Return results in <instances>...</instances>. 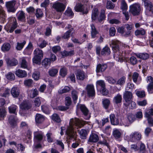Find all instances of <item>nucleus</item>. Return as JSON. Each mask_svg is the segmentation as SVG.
I'll use <instances>...</instances> for the list:
<instances>
[{
    "mask_svg": "<svg viewBox=\"0 0 153 153\" xmlns=\"http://www.w3.org/2000/svg\"><path fill=\"white\" fill-rule=\"evenodd\" d=\"M120 44V42L119 41L112 40V48L114 52V58L118 59L117 60L118 62H122L123 61V55L119 50V46Z\"/></svg>",
    "mask_w": 153,
    "mask_h": 153,
    "instance_id": "1",
    "label": "nucleus"
},
{
    "mask_svg": "<svg viewBox=\"0 0 153 153\" xmlns=\"http://www.w3.org/2000/svg\"><path fill=\"white\" fill-rule=\"evenodd\" d=\"M99 15L98 9L97 8H94L92 11L91 18L92 21H95L97 18L98 22L100 23H102L105 19V12L104 10H101Z\"/></svg>",
    "mask_w": 153,
    "mask_h": 153,
    "instance_id": "2",
    "label": "nucleus"
},
{
    "mask_svg": "<svg viewBox=\"0 0 153 153\" xmlns=\"http://www.w3.org/2000/svg\"><path fill=\"white\" fill-rule=\"evenodd\" d=\"M33 53L34 56L33 58V62L36 64H40L43 56V51L39 48H36L34 51Z\"/></svg>",
    "mask_w": 153,
    "mask_h": 153,
    "instance_id": "3",
    "label": "nucleus"
},
{
    "mask_svg": "<svg viewBox=\"0 0 153 153\" xmlns=\"http://www.w3.org/2000/svg\"><path fill=\"white\" fill-rule=\"evenodd\" d=\"M129 12L133 16L138 15L141 11L140 4L139 3H135L129 6Z\"/></svg>",
    "mask_w": 153,
    "mask_h": 153,
    "instance_id": "4",
    "label": "nucleus"
},
{
    "mask_svg": "<svg viewBox=\"0 0 153 153\" xmlns=\"http://www.w3.org/2000/svg\"><path fill=\"white\" fill-rule=\"evenodd\" d=\"M69 125L72 128L76 127L77 128H81L84 126L79 119L76 118L71 119L70 121Z\"/></svg>",
    "mask_w": 153,
    "mask_h": 153,
    "instance_id": "5",
    "label": "nucleus"
},
{
    "mask_svg": "<svg viewBox=\"0 0 153 153\" xmlns=\"http://www.w3.org/2000/svg\"><path fill=\"white\" fill-rule=\"evenodd\" d=\"M87 95L88 97H93L95 96V92L94 85L92 84H88L85 88Z\"/></svg>",
    "mask_w": 153,
    "mask_h": 153,
    "instance_id": "6",
    "label": "nucleus"
},
{
    "mask_svg": "<svg viewBox=\"0 0 153 153\" xmlns=\"http://www.w3.org/2000/svg\"><path fill=\"white\" fill-rule=\"evenodd\" d=\"M74 9L76 12H80L82 14H87L88 13L87 8H85L83 5L81 3L76 4L75 7Z\"/></svg>",
    "mask_w": 153,
    "mask_h": 153,
    "instance_id": "7",
    "label": "nucleus"
},
{
    "mask_svg": "<svg viewBox=\"0 0 153 153\" xmlns=\"http://www.w3.org/2000/svg\"><path fill=\"white\" fill-rule=\"evenodd\" d=\"M16 1L12 0L6 2V6L7 11L10 12L14 13L16 9L15 8Z\"/></svg>",
    "mask_w": 153,
    "mask_h": 153,
    "instance_id": "8",
    "label": "nucleus"
},
{
    "mask_svg": "<svg viewBox=\"0 0 153 153\" xmlns=\"http://www.w3.org/2000/svg\"><path fill=\"white\" fill-rule=\"evenodd\" d=\"M53 7L57 12H63L66 7V6L63 3L59 2H56L53 5Z\"/></svg>",
    "mask_w": 153,
    "mask_h": 153,
    "instance_id": "9",
    "label": "nucleus"
},
{
    "mask_svg": "<svg viewBox=\"0 0 153 153\" xmlns=\"http://www.w3.org/2000/svg\"><path fill=\"white\" fill-rule=\"evenodd\" d=\"M132 93L128 91H125L123 95V98L126 102L124 104L125 105H128V102H130L132 98Z\"/></svg>",
    "mask_w": 153,
    "mask_h": 153,
    "instance_id": "10",
    "label": "nucleus"
},
{
    "mask_svg": "<svg viewBox=\"0 0 153 153\" xmlns=\"http://www.w3.org/2000/svg\"><path fill=\"white\" fill-rule=\"evenodd\" d=\"M20 108L22 110H28L32 107V105L27 100H23L20 105Z\"/></svg>",
    "mask_w": 153,
    "mask_h": 153,
    "instance_id": "11",
    "label": "nucleus"
},
{
    "mask_svg": "<svg viewBox=\"0 0 153 153\" xmlns=\"http://www.w3.org/2000/svg\"><path fill=\"white\" fill-rule=\"evenodd\" d=\"M18 23L16 20L15 19V21L13 22V23L10 27L9 25H7L5 27L7 31L10 33H12L13 32L14 30L16 29Z\"/></svg>",
    "mask_w": 153,
    "mask_h": 153,
    "instance_id": "12",
    "label": "nucleus"
},
{
    "mask_svg": "<svg viewBox=\"0 0 153 153\" xmlns=\"http://www.w3.org/2000/svg\"><path fill=\"white\" fill-rule=\"evenodd\" d=\"M96 84L97 85L101 87L100 91L103 95L105 96V83L104 81L102 80H99L97 81Z\"/></svg>",
    "mask_w": 153,
    "mask_h": 153,
    "instance_id": "13",
    "label": "nucleus"
},
{
    "mask_svg": "<svg viewBox=\"0 0 153 153\" xmlns=\"http://www.w3.org/2000/svg\"><path fill=\"white\" fill-rule=\"evenodd\" d=\"M80 109L84 116L86 117L85 119H88L90 117H88L89 110L84 105H81L80 106Z\"/></svg>",
    "mask_w": 153,
    "mask_h": 153,
    "instance_id": "14",
    "label": "nucleus"
},
{
    "mask_svg": "<svg viewBox=\"0 0 153 153\" xmlns=\"http://www.w3.org/2000/svg\"><path fill=\"white\" fill-rule=\"evenodd\" d=\"M99 140L98 135L95 133H91L90 135L88 142L89 143H96Z\"/></svg>",
    "mask_w": 153,
    "mask_h": 153,
    "instance_id": "15",
    "label": "nucleus"
},
{
    "mask_svg": "<svg viewBox=\"0 0 153 153\" xmlns=\"http://www.w3.org/2000/svg\"><path fill=\"white\" fill-rule=\"evenodd\" d=\"M130 137L133 142H136L137 140H140L141 139V136L140 133L135 132L130 134Z\"/></svg>",
    "mask_w": 153,
    "mask_h": 153,
    "instance_id": "16",
    "label": "nucleus"
},
{
    "mask_svg": "<svg viewBox=\"0 0 153 153\" xmlns=\"http://www.w3.org/2000/svg\"><path fill=\"white\" fill-rule=\"evenodd\" d=\"M7 65L9 66H14L18 64L17 60L15 58H13L11 59L7 58L6 59Z\"/></svg>",
    "mask_w": 153,
    "mask_h": 153,
    "instance_id": "17",
    "label": "nucleus"
},
{
    "mask_svg": "<svg viewBox=\"0 0 153 153\" xmlns=\"http://www.w3.org/2000/svg\"><path fill=\"white\" fill-rule=\"evenodd\" d=\"M51 62V60L48 58H45L42 61L41 63L42 65L45 68H48L50 66Z\"/></svg>",
    "mask_w": 153,
    "mask_h": 153,
    "instance_id": "18",
    "label": "nucleus"
},
{
    "mask_svg": "<svg viewBox=\"0 0 153 153\" xmlns=\"http://www.w3.org/2000/svg\"><path fill=\"white\" fill-rule=\"evenodd\" d=\"M11 93L13 97L15 98H17L20 94V90L17 87L12 88Z\"/></svg>",
    "mask_w": 153,
    "mask_h": 153,
    "instance_id": "19",
    "label": "nucleus"
},
{
    "mask_svg": "<svg viewBox=\"0 0 153 153\" xmlns=\"http://www.w3.org/2000/svg\"><path fill=\"white\" fill-rule=\"evenodd\" d=\"M15 74L16 76L20 78L25 77L27 76V72L25 71L19 69L16 71Z\"/></svg>",
    "mask_w": 153,
    "mask_h": 153,
    "instance_id": "20",
    "label": "nucleus"
},
{
    "mask_svg": "<svg viewBox=\"0 0 153 153\" xmlns=\"http://www.w3.org/2000/svg\"><path fill=\"white\" fill-rule=\"evenodd\" d=\"M8 121L10 125L12 128H14L16 126V121L15 120V117L14 115L10 116Z\"/></svg>",
    "mask_w": 153,
    "mask_h": 153,
    "instance_id": "21",
    "label": "nucleus"
},
{
    "mask_svg": "<svg viewBox=\"0 0 153 153\" xmlns=\"http://www.w3.org/2000/svg\"><path fill=\"white\" fill-rule=\"evenodd\" d=\"M43 136L40 133L34 134V140L35 143H40L43 139Z\"/></svg>",
    "mask_w": 153,
    "mask_h": 153,
    "instance_id": "22",
    "label": "nucleus"
},
{
    "mask_svg": "<svg viewBox=\"0 0 153 153\" xmlns=\"http://www.w3.org/2000/svg\"><path fill=\"white\" fill-rule=\"evenodd\" d=\"M117 31L121 35L124 36H127L130 35L131 31H127L125 33L124 28L123 27H120L117 29Z\"/></svg>",
    "mask_w": 153,
    "mask_h": 153,
    "instance_id": "23",
    "label": "nucleus"
},
{
    "mask_svg": "<svg viewBox=\"0 0 153 153\" xmlns=\"http://www.w3.org/2000/svg\"><path fill=\"white\" fill-rule=\"evenodd\" d=\"M11 48L10 44L8 42L4 43L1 46V51L4 52L9 51Z\"/></svg>",
    "mask_w": 153,
    "mask_h": 153,
    "instance_id": "24",
    "label": "nucleus"
},
{
    "mask_svg": "<svg viewBox=\"0 0 153 153\" xmlns=\"http://www.w3.org/2000/svg\"><path fill=\"white\" fill-rule=\"evenodd\" d=\"M45 120L44 117L39 114H37L35 116V121L36 123L41 124Z\"/></svg>",
    "mask_w": 153,
    "mask_h": 153,
    "instance_id": "25",
    "label": "nucleus"
},
{
    "mask_svg": "<svg viewBox=\"0 0 153 153\" xmlns=\"http://www.w3.org/2000/svg\"><path fill=\"white\" fill-rule=\"evenodd\" d=\"M110 118L112 124L117 125L119 124V120L117 118L115 117L114 114H111L110 115Z\"/></svg>",
    "mask_w": 153,
    "mask_h": 153,
    "instance_id": "26",
    "label": "nucleus"
},
{
    "mask_svg": "<svg viewBox=\"0 0 153 153\" xmlns=\"http://www.w3.org/2000/svg\"><path fill=\"white\" fill-rule=\"evenodd\" d=\"M17 19L19 21L21 22H26V19L25 14L23 11H21L19 14Z\"/></svg>",
    "mask_w": 153,
    "mask_h": 153,
    "instance_id": "27",
    "label": "nucleus"
},
{
    "mask_svg": "<svg viewBox=\"0 0 153 153\" xmlns=\"http://www.w3.org/2000/svg\"><path fill=\"white\" fill-rule=\"evenodd\" d=\"M91 36L92 38L94 39L96 37V36L99 32L96 28L95 26L94 25H91Z\"/></svg>",
    "mask_w": 153,
    "mask_h": 153,
    "instance_id": "28",
    "label": "nucleus"
},
{
    "mask_svg": "<svg viewBox=\"0 0 153 153\" xmlns=\"http://www.w3.org/2000/svg\"><path fill=\"white\" fill-rule=\"evenodd\" d=\"M125 59L126 62H128V63L133 65L136 64L137 62L136 58L134 56H131L129 59H127L126 57H125Z\"/></svg>",
    "mask_w": 153,
    "mask_h": 153,
    "instance_id": "29",
    "label": "nucleus"
},
{
    "mask_svg": "<svg viewBox=\"0 0 153 153\" xmlns=\"http://www.w3.org/2000/svg\"><path fill=\"white\" fill-rule=\"evenodd\" d=\"M51 119L53 121L57 123H60L61 122V120L59 115L56 113H54L51 115Z\"/></svg>",
    "mask_w": 153,
    "mask_h": 153,
    "instance_id": "30",
    "label": "nucleus"
},
{
    "mask_svg": "<svg viewBox=\"0 0 153 153\" xmlns=\"http://www.w3.org/2000/svg\"><path fill=\"white\" fill-rule=\"evenodd\" d=\"M64 13L66 16L70 17L71 18H72L74 15V13L71 9L69 7H68Z\"/></svg>",
    "mask_w": 153,
    "mask_h": 153,
    "instance_id": "31",
    "label": "nucleus"
},
{
    "mask_svg": "<svg viewBox=\"0 0 153 153\" xmlns=\"http://www.w3.org/2000/svg\"><path fill=\"white\" fill-rule=\"evenodd\" d=\"M142 1L144 3L145 10L150 8L151 7H153L152 3L149 0H142Z\"/></svg>",
    "mask_w": 153,
    "mask_h": 153,
    "instance_id": "32",
    "label": "nucleus"
},
{
    "mask_svg": "<svg viewBox=\"0 0 153 153\" xmlns=\"http://www.w3.org/2000/svg\"><path fill=\"white\" fill-rule=\"evenodd\" d=\"M76 76L77 79L80 80H83L85 78V73L83 71H78L76 73Z\"/></svg>",
    "mask_w": 153,
    "mask_h": 153,
    "instance_id": "33",
    "label": "nucleus"
},
{
    "mask_svg": "<svg viewBox=\"0 0 153 153\" xmlns=\"http://www.w3.org/2000/svg\"><path fill=\"white\" fill-rule=\"evenodd\" d=\"M118 2H120L121 3L120 8L123 11H125L127 10L128 6L125 0H119Z\"/></svg>",
    "mask_w": 153,
    "mask_h": 153,
    "instance_id": "34",
    "label": "nucleus"
},
{
    "mask_svg": "<svg viewBox=\"0 0 153 153\" xmlns=\"http://www.w3.org/2000/svg\"><path fill=\"white\" fill-rule=\"evenodd\" d=\"M79 133L80 135V137L82 139H85L86 138L88 135L87 131L85 129H81V130L79 131Z\"/></svg>",
    "mask_w": 153,
    "mask_h": 153,
    "instance_id": "35",
    "label": "nucleus"
},
{
    "mask_svg": "<svg viewBox=\"0 0 153 153\" xmlns=\"http://www.w3.org/2000/svg\"><path fill=\"white\" fill-rule=\"evenodd\" d=\"M101 50V48L100 46H98L96 48V54L99 56H100L101 55H103L105 53V46L103 48L101 53H100Z\"/></svg>",
    "mask_w": 153,
    "mask_h": 153,
    "instance_id": "36",
    "label": "nucleus"
},
{
    "mask_svg": "<svg viewBox=\"0 0 153 153\" xmlns=\"http://www.w3.org/2000/svg\"><path fill=\"white\" fill-rule=\"evenodd\" d=\"M17 106L15 105H12L8 107L9 112L11 114H13L15 115L17 114L16 110L17 108Z\"/></svg>",
    "mask_w": 153,
    "mask_h": 153,
    "instance_id": "37",
    "label": "nucleus"
},
{
    "mask_svg": "<svg viewBox=\"0 0 153 153\" xmlns=\"http://www.w3.org/2000/svg\"><path fill=\"white\" fill-rule=\"evenodd\" d=\"M105 64L102 65L100 64H99L97 65L96 71L97 73H99L100 72H102L105 70V67H104Z\"/></svg>",
    "mask_w": 153,
    "mask_h": 153,
    "instance_id": "38",
    "label": "nucleus"
},
{
    "mask_svg": "<svg viewBox=\"0 0 153 153\" xmlns=\"http://www.w3.org/2000/svg\"><path fill=\"white\" fill-rule=\"evenodd\" d=\"M122 100V96L120 94H118L114 98L113 101L114 102L117 104L121 102Z\"/></svg>",
    "mask_w": 153,
    "mask_h": 153,
    "instance_id": "39",
    "label": "nucleus"
},
{
    "mask_svg": "<svg viewBox=\"0 0 153 153\" xmlns=\"http://www.w3.org/2000/svg\"><path fill=\"white\" fill-rule=\"evenodd\" d=\"M67 74V70L65 67L62 68L59 71V74L62 77H65Z\"/></svg>",
    "mask_w": 153,
    "mask_h": 153,
    "instance_id": "40",
    "label": "nucleus"
},
{
    "mask_svg": "<svg viewBox=\"0 0 153 153\" xmlns=\"http://www.w3.org/2000/svg\"><path fill=\"white\" fill-rule=\"evenodd\" d=\"M6 111L5 109L0 108V120H3L6 116Z\"/></svg>",
    "mask_w": 153,
    "mask_h": 153,
    "instance_id": "41",
    "label": "nucleus"
},
{
    "mask_svg": "<svg viewBox=\"0 0 153 153\" xmlns=\"http://www.w3.org/2000/svg\"><path fill=\"white\" fill-rule=\"evenodd\" d=\"M20 129L25 131L28 128V124L26 122L22 121L20 124Z\"/></svg>",
    "mask_w": 153,
    "mask_h": 153,
    "instance_id": "42",
    "label": "nucleus"
},
{
    "mask_svg": "<svg viewBox=\"0 0 153 153\" xmlns=\"http://www.w3.org/2000/svg\"><path fill=\"white\" fill-rule=\"evenodd\" d=\"M126 77L123 76L118 80L116 84L122 86L125 84L126 81Z\"/></svg>",
    "mask_w": 153,
    "mask_h": 153,
    "instance_id": "43",
    "label": "nucleus"
},
{
    "mask_svg": "<svg viewBox=\"0 0 153 153\" xmlns=\"http://www.w3.org/2000/svg\"><path fill=\"white\" fill-rule=\"evenodd\" d=\"M113 134L114 137L116 139L120 138L121 135L120 131L117 129L113 130Z\"/></svg>",
    "mask_w": 153,
    "mask_h": 153,
    "instance_id": "44",
    "label": "nucleus"
},
{
    "mask_svg": "<svg viewBox=\"0 0 153 153\" xmlns=\"http://www.w3.org/2000/svg\"><path fill=\"white\" fill-rule=\"evenodd\" d=\"M137 56L138 58L145 60L148 58L149 55L146 53H140L136 55Z\"/></svg>",
    "mask_w": 153,
    "mask_h": 153,
    "instance_id": "45",
    "label": "nucleus"
},
{
    "mask_svg": "<svg viewBox=\"0 0 153 153\" xmlns=\"http://www.w3.org/2000/svg\"><path fill=\"white\" fill-rule=\"evenodd\" d=\"M26 41H23L22 43H17V45L16 47V49L18 51H20L23 48L25 45L26 44Z\"/></svg>",
    "mask_w": 153,
    "mask_h": 153,
    "instance_id": "46",
    "label": "nucleus"
},
{
    "mask_svg": "<svg viewBox=\"0 0 153 153\" xmlns=\"http://www.w3.org/2000/svg\"><path fill=\"white\" fill-rule=\"evenodd\" d=\"M35 15L37 18H39L42 17L43 13L41 9L38 8L36 9Z\"/></svg>",
    "mask_w": 153,
    "mask_h": 153,
    "instance_id": "47",
    "label": "nucleus"
},
{
    "mask_svg": "<svg viewBox=\"0 0 153 153\" xmlns=\"http://www.w3.org/2000/svg\"><path fill=\"white\" fill-rule=\"evenodd\" d=\"M146 33V31L143 29L141 28L140 30H137L135 31V34L136 36L139 35H144Z\"/></svg>",
    "mask_w": 153,
    "mask_h": 153,
    "instance_id": "48",
    "label": "nucleus"
},
{
    "mask_svg": "<svg viewBox=\"0 0 153 153\" xmlns=\"http://www.w3.org/2000/svg\"><path fill=\"white\" fill-rule=\"evenodd\" d=\"M58 72V70L55 68H53L50 70L48 71L49 75L51 76H54Z\"/></svg>",
    "mask_w": 153,
    "mask_h": 153,
    "instance_id": "49",
    "label": "nucleus"
},
{
    "mask_svg": "<svg viewBox=\"0 0 153 153\" xmlns=\"http://www.w3.org/2000/svg\"><path fill=\"white\" fill-rule=\"evenodd\" d=\"M41 109L42 111L46 114H49L50 113V111L49 108L47 106L42 105L41 106Z\"/></svg>",
    "mask_w": 153,
    "mask_h": 153,
    "instance_id": "50",
    "label": "nucleus"
},
{
    "mask_svg": "<svg viewBox=\"0 0 153 153\" xmlns=\"http://www.w3.org/2000/svg\"><path fill=\"white\" fill-rule=\"evenodd\" d=\"M52 135V134L50 132H48L46 134L47 141L49 143H51L53 142V138L51 137Z\"/></svg>",
    "mask_w": 153,
    "mask_h": 153,
    "instance_id": "51",
    "label": "nucleus"
},
{
    "mask_svg": "<svg viewBox=\"0 0 153 153\" xmlns=\"http://www.w3.org/2000/svg\"><path fill=\"white\" fill-rule=\"evenodd\" d=\"M72 97L74 103L76 104L78 99V96L76 91H73L71 93Z\"/></svg>",
    "mask_w": 153,
    "mask_h": 153,
    "instance_id": "52",
    "label": "nucleus"
},
{
    "mask_svg": "<svg viewBox=\"0 0 153 153\" xmlns=\"http://www.w3.org/2000/svg\"><path fill=\"white\" fill-rule=\"evenodd\" d=\"M115 4L110 0H107L106 7L108 9H112L114 8Z\"/></svg>",
    "mask_w": 153,
    "mask_h": 153,
    "instance_id": "53",
    "label": "nucleus"
},
{
    "mask_svg": "<svg viewBox=\"0 0 153 153\" xmlns=\"http://www.w3.org/2000/svg\"><path fill=\"white\" fill-rule=\"evenodd\" d=\"M145 13L148 16H153V7L150 8L145 10Z\"/></svg>",
    "mask_w": 153,
    "mask_h": 153,
    "instance_id": "54",
    "label": "nucleus"
},
{
    "mask_svg": "<svg viewBox=\"0 0 153 153\" xmlns=\"http://www.w3.org/2000/svg\"><path fill=\"white\" fill-rule=\"evenodd\" d=\"M6 78L8 80H13L15 79V76L14 74L11 72H9L6 75Z\"/></svg>",
    "mask_w": 153,
    "mask_h": 153,
    "instance_id": "55",
    "label": "nucleus"
},
{
    "mask_svg": "<svg viewBox=\"0 0 153 153\" xmlns=\"http://www.w3.org/2000/svg\"><path fill=\"white\" fill-rule=\"evenodd\" d=\"M65 105L68 107L71 105L72 103L71 97L69 96L66 97L65 98Z\"/></svg>",
    "mask_w": 153,
    "mask_h": 153,
    "instance_id": "56",
    "label": "nucleus"
},
{
    "mask_svg": "<svg viewBox=\"0 0 153 153\" xmlns=\"http://www.w3.org/2000/svg\"><path fill=\"white\" fill-rule=\"evenodd\" d=\"M85 39H82L81 42H80L77 39L74 38L71 39L72 42L74 43H76L79 45L81 44L83 42L85 41Z\"/></svg>",
    "mask_w": 153,
    "mask_h": 153,
    "instance_id": "57",
    "label": "nucleus"
},
{
    "mask_svg": "<svg viewBox=\"0 0 153 153\" xmlns=\"http://www.w3.org/2000/svg\"><path fill=\"white\" fill-rule=\"evenodd\" d=\"M33 81L31 79H28L24 81V84L26 86L30 87L31 86Z\"/></svg>",
    "mask_w": 153,
    "mask_h": 153,
    "instance_id": "58",
    "label": "nucleus"
},
{
    "mask_svg": "<svg viewBox=\"0 0 153 153\" xmlns=\"http://www.w3.org/2000/svg\"><path fill=\"white\" fill-rule=\"evenodd\" d=\"M109 22L110 23L112 24H115L119 25L121 23L120 21V20L115 19L110 20Z\"/></svg>",
    "mask_w": 153,
    "mask_h": 153,
    "instance_id": "59",
    "label": "nucleus"
},
{
    "mask_svg": "<svg viewBox=\"0 0 153 153\" xmlns=\"http://www.w3.org/2000/svg\"><path fill=\"white\" fill-rule=\"evenodd\" d=\"M151 115L153 116V109L152 108L148 110L145 112V116L146 117H151L150 116Z\"/></svg>",
    "mask_w": 153,
    "mask_h": 153,
    "instance_id": "60",
    "label": "nucleus"
},
{
    "mask_svg": "<svg viewBox=\"0 0 153 153\" xmlns=\"http://www.w3.org/2000/svg\"><path fill=\"white\" fill-rule=\"evenodd\" d=\"M6 18V14L4 12L2 11L0 13V20H1L3 22H5Z\"/></svg>",
    "mask_w": 153,
    "mask_h": 153,
    "instance_id": "61",
    "label": "nucleus"
},
{
    "mask_svg": "<svg viewBox=\"0 0 153 153\" xmlns=\"http://www.w3.org/2000/svg\"><path fill=\"white\" fill-rule=\"evenodd\" d=\"M35 106L36 107H39L40 105L41 102L40 99L39 97H36L34 101Z\"/></svg>",
    "mask_w": 153,
    "mask_h": 153,
    "instance_id": "62",
    "label": "nucleus"
},
{
    "mask_svg": "<svg viewBox=\"0 0 153 153\" xmlns=\"http://www.w3.org/2000/svg\"><path fill=\"white\" fill-rule=\"evenodd\" d=\"M127 118L130 123H131L133 122L135 119L134 116L131 114H129L128 115Z\"/></svg>",
    "mask_w": 153,
    "mask_h": 153,
    "instance_id": "63",
    "label": "nucleus"
},
{
    "mask_svg": "<svg viewBox=\"0 0 153 153\" xmlns=\"http://www.w3.org/2000/svg\"><path fill=\"white\" fill-rule=\"evenodd\" d=\"M61 48L59 46H55L53 47L52 51L54 53H56L61 50Z\"/></svg>",
    "mask_w": 153,
    "mask_h": 153,
    "instance_id": "64",
    "label": "nucleus"
}]
</instances>
